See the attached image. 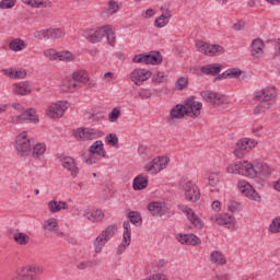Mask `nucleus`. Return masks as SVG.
I'll list each match as a JSON object with an SVG mask.
<instances>
[{
    "mask_svg": "<svg viewBox=\"0 0 280 280\" xmlns=\"http://www.w3.org/2000/svg\"><path fill=\"white\" fill-rule=\"evenodd\" d=\"M195 45H196L197 51H199L200 54H203L205 56H220L221 54L224 52V47L218 44L211 45L202 40H197Z\"/></svg>",
    "mask_w": 280,
    "mask_h": 280,
    "instance_id": "obj_9",
    "label": "nucleus"
},
{
    "mask_svg": "<svg viewBox=\"0 0 280 280\" xmlns=\"http://www.w3.org/2000/svg\"><path fill=\"white\" fill-rule=\"evenodd\" d=\"M270 233H280V218H276L272 220L269 225Z\"/></svg>",
    "mask_w": 280,
    "mask_h": 280,
    "instance_id": "obj_52",
    "label": "nucleus"
},
{
    "mask_svg": "<svg viewBox=\"0 0 280 280\" xmlns=\"http://www.w3.org/2000/svg\"><path fill=\"white\" fill-rule=\"evenodd\" d=\"M130 242H132L131 240L126 242V238L122 237L121 244L117 247L116 253L118 255H122L124 252L126 250V248H128V245L130 244Z\"/></svg>",
    "mask_w": 280,
    "mask_h": 280,
    "instance_id": "obj_54",
    "label": "nucleus"
},
{
    "mask_svg": "<svg viewBox=\"0 0 280 280\" xmlns=\"http://www.w3.org/2000/svg\"><path fill=\"white\" fill-rule=\"evenodd\" d=\"M176 89L178 91H183V89H186L187 88V79L185 77H182L179 78L177 81H176V84H175Z\"/></svg>",
    "mask_w": 280,
    "mask_h": 280,
    "instance_id": "obj_58",
    "label": "nucleus"
},
{
    "mask_svg": "<svg viewBox=\"0 0 280 280\" xmlns=\"http://www.w3.org/2000/svg\"><path fill=\"white\" fill-rule=\"evenodd\" d=\"M48 209H49L50 213H58V211H60V206H59L58 201L52 200L48 203Z\"/></svg>",
    "mask_w": 280,
    "mask_h": 280,
    "instance_id": "obj_59",
    "label": "nucleus"
},
{
    "mask_svg": "<svg viewBox=\"0 0 280 280\" xmlns=\"http://www.w3.org/2000/svg\"><path fill=\"white\" fill-rule=\"evenodd\" d=\"M168 163L170 159H167L166 156H158L145 164L144 171L147 172V174H151L152 176H154L159 174V172H163V170L167 167Z\"/></svg>",
    "mask_w": 280,
    "mask_h": 280,
    "instance_id": "obj_7",
    "label": "nucleus"
},
{
    "mask_svg": "<svg viewBox=\"0 0 280 280\" xmlns=\"http://www.w3.org/2000/svg\"><path fill=\"white\" fill-rule=\"evenodd\" d=\"M104 36H106L107 42L109 45H115V40H117V37L115 36V32H113L112 25H103Z\"/></svg>",
    "mask_w": 280,
    "mask_h": 280,
    "instance_id": "obj_40",
    "label": "nucleus"
},
{
    "mask_svg": "<svg viewBox=\"0 0 280 280\" xmlns=\"http://www.w3.org/2000/svg\"><path fill=\"white\" fill-rule=\"evenodd\" d=\"M44 56L45 58H48V60H58V50L54 49V48H48L46 50H44Z\"/></svg>",
    "mask_w": 280,
    "mask_h": 280,
    "instance_id": "obj_50",
    "label": "nucleus"
},
{
    "mask_svg": "<svg viewBox=\"0 0 280 280\" xmlns=\"http://www.w3.org/2000/svg\"><path fill=\"white\" fill-rule=\"evenodd\" d=\"M104 25L103 26H96L92 28H85L82 32L83 38L88 40V43H92V45H95L97 43H102V39L104 38L105 33Z\"/></svg>",
    "mask_w": 280,
    "mask_h": 280,
    "instance_id": "obj_12",
    "label": "nucleus"
},
{
    "mask_svg": "<svg viewBox=\"0 0 280 280\" xmlns=\"http://www.w3.org/2000/svg\"><path fill=\"white\" fill-rule=\"evenodd\" d=\"M60 162L62 167L71 173L73 177L78 176V164H75V160L71 156H61Z\"/></svg>",
    "mask_w": 280,
    "mask_h": 280,
    "instance_id": "obj_23",
    "label": "nucleus"
},
{
    "mask_svg": "<svg viewBox=\"0 0 280 280\" xmlns=\"http://www.w3.org/2000/svg\"><path fill=\"white\" fill-rule=\"evenodd\" d=\"M254 97L259 102V105L254 108V115H261V113H266V110L275 106L272 101L277 97V89L275 86H267L256 92Z\"/></svg>",
    "mask_w": 280,
    "mask_h": 280,
    "instance_id": "obj_2",
    "label": "nucleus"
},
{
    "mask_svg": "<svg viewBox=\"0 0 280 280\" xmlns=\"http://www.w3.org/2000/svg\"><path fill=\"white\" fill-rule=\"evenodd\" d=\"M31 8H51V1L49 0H32Z\"/></svg>",
    "mask_w": 280,
    "mask_h": 280,
    "instance_id": "obj_47",
    "label": "nucleus"
},
{
    "mask_svg": "<svg viewBox=\"0 0 280 280\" xmlns=\"http://www.w3.org/2000/svg\"><path fill=\"white\" fill-rule=\"evenodd\" d=\"M84 218L90 222H102L104 220V212L95 208H86L84 210Z\"/></svg>",
    "mask_w": 280,
    "mask_h": 280,
    "instance_id": "obj_25",
    "label": "nucleus"
},
{
    "mask_svg": "<svg viewBox=\"0 0 280 280\" xmlns=\"http://www.w3.org/2000/svg\"><path fill=\"white\" fill-rule=\"evenodd\" d=\"M89 152L91 154H96L100 159H106V150H104V142H102V140L93 142Z\"/></svg>",
    "mask_w": 280,
    "mask_h": 280,
    "instance_id": "obj_27",
    "label": "nucleus"
},
{
    "mask_svg": "<svg viewBox=\"0 0 280 280\" xmlns=\"http://www.w3.org/2000/svg\"><path fill=\"white\" fill-rule=\"evenodd\" d=\"M13 240L16 244H20V246H25L30 242V236L23 232H16L13 234Z\"/></svg>",
    "mask_w": 280,
    "mask_h": 280,
    "instance_id": "obj_41",
    "label": "nucleus"
},
{
    "mask_svg": "<svg viewBox=\"0 0 280 280\" xmlns=\"http://www.w3.org/2000/svg\"><path fill=\"white\" fill-rule=\"evenodd\" d=\"M152 82H155L156 84H162V82H167V77L165 75V72H156L152 75Z\"/></svg>",
    "mask_w": 280,
    "mask_h": 280,
    "instance_id": "obj_49",
    "label": "nucleus"
},
{
    "mask_svg": "<svg viewBox=\"0 0 280 280\" xmlns=\"http://www.w3.org/2000/svg\"><path fill=\"white\" fill-rule=\"evenodd\" d=\"M237 188L241 194H244V196H246V198L255 200V202H261V196H259L257 190H255V188H253V186L248 182L244 179L238 180Z\"/></svg>",
    "mask_w": 280,
    "mask_h": 280,
    "instance_id": "obj_16",
    "label": "nucleus"
},
{
    "mask_svg": "<svg viewBox=\"0 0 280 280\" xmlns=\"http://www.w3.org/2000/svg\"><path fill=\"white\" fill-rule=\"evenodd\" d=\"M2 71L4 72V75H8V78H11L12 80H23V78L27 77V71H25V69H7Z\"/></svg>",
    "mask_w": 280,
    "mask_h": 280,
    "instance_id": "obj_31",
    "label": "nucleus"
},
{
    "mask_svg": "<svg viewBox=\"0 0 280 280\" xmlns=\"http://www.w3.org/2000/svg\"><path fill=\"white\" fill-rule=\"evenodd\" d=\"M25 47H27V45L21 38H15L9 43V49H11V51H23Z\"/></svg>",
    "mask_w": 280,
    "mask_h": 280,
    "instance_id": "obj_37",
    "label": "nucleus"
},
{
    "mask_svg": "<svg viewBox=\"0 0 280 280\" xmlns=\"http://www.w3.org/2000/svg\"><path fill=\"white\" fill-rule=\"evenodd\" d=\"M271 172L272 170L266 163H256L253 165L248 161H243L228 166L229 174H240L247 178H257L258 175L268 176Z\"/></svg>",
    "mask_w": 280,
    "mask_h": 280,
    "instance_id": "obj_1",
    "label": "nucleus"
},
{
    "mask_svg": "<svg viewBox=\"0 0 280 280\" xmlns=\"http://www.w3.org/2000/svg\"><path fill=\"white\" fill-rule=\"evenodd\" d=\"M138 95L141 97V100H148L152 97V92H150V90H140Z\"/></svg>",
    "mask_w": 280,
    "mask_h": 280,
    "instance_id": "obj_61",
    "label": "nucleus"
},
{
    "mask_svg": "<svg viewBox=\"0 0 280 280\" xmlns=\"http://www.w3.org/2000/svg\"><path fill=\"white\" fill-rule=\"evenodd\" d=\"M119 115H121V112L119 110V108L115 107L109 114V121H112V124H115V121L119 119Z\"/></svg>",
    "mask_w": 280,
    "mask_h": 280,
    "instance_id": "obj_56",
    "label": "nucleus"
},
{
    "mask_svg": "<svg viewBox=\"0 0 280 280\" xmlns=\"http://www.w3.org/2000/svg\"><path fill=\"white\" fill-rule=\"evenodd\" d=\"M154 14H156V11L154 9H148V10L142 11L143 19H152V16H154Z\"/></svg>",
    "mask_w": 280,
    "mask_h": 280,
    "instance_id": "obj_62",
    "label": "nucleus"
},
{
    "mask_svg": "<svg viewBox=\"0 0 280 280\" xmlns=\"http://www.w3.org/2000/svg\"><path fill=\"white\" fill-rule=\"evenodd\" d=\"M43 229L56 234L57 237H65V233L60 231V226L58 225V219L50 218L44 221Z\"/></svg>",
    "mask_w": 280,
    "mask_h": 280,
    "instance_id": "obj_21",
    "label": "nucleus"
},
{
    "mask_svg": "<svg viewBox=\"0 0 280 280\" xmlns=\"http://www.w3.org/2000/svg\"><path fill=\"white\" fill-rule=\"evenodd\" d=\"M253 135L255 137H264L266 135V131L264 130V126H258L253 129Z\"/></svg>",
    "mask_w": 280,
    "mask_h": 280,
    "instance_id": "obj_60",
    "label": "nucleus"
},
{
    "mask_svg": "<svg viewBox=\"0 0 280 280\" xmlns=\"http://www.w3.org/2000/svg\"><path fill=\"white\" fill-rule=\"evenodd\" d=\"M200 95L209 106H212V108H221V106H226V104H229V97L218 92L207 90L201 91Z\"/></svg>",
    "mask_w": 280,
    "mask_h": 280,
    "instance_id": "obj_4",
    "label": "nucleus"
},
{
    "mask_svg": "<svg viewBox=\"0 0 280 280\" xmlns=\"http://www.w3.org/2000/svg\"><path fill=\"white\" fill-rule=\"evenodd\" d=\"M148 210L154 218H163L167 213L165 202L152 201L148 205Z\"/></svg>",
    "mask_w": 280,
    "mask_h": 280,
    "instance_id": "obj_20",
    "label": "nucleus"
},
{
    "mask_svg": "<svg viewBox=\"0 0 280 280\" xmlns=\"http://www.w3.org/2000/svg\"><path fill=\"white\" fill-rule=\"evenodd\" d=\"M176 240L180 244H186V246H198L200 244V238L195 234H177Z\"/></svg>",
    "mask_w": 280,
    "mask_h": 280,
    "instance_id": "obj_24",
    "label": "nucleus"
},
{
    "mask_svg": "<svg viewBox=\"0 0 280 280\" xmlns=\"http://www.w3.org/2000/svg\"><path fill=\"white\" fill-rule=\"evenodd\" d=\"M170 19H172V11L166 10L164 13H162L159 18L155 19L154 26L159 28L165 27V25L170 23Z\"/></svg>",
    "mask_w": 280,
    "mask_h": 280,
    "instance_id": "obj_32",
    "label": "nucleus"
},
{
    "mask_svg": "<svg viewBox=\"0 0 280 280\" xmlns=\"http://www.w3.org/2000/svg\"><path fill=\"white\" fill-rule=\"evenodd\" d=\"M38 124L36 109L27 108L21 115L12 116L11 124Z\"/></svg>",
    "mask_w": 280,
    "mask_h": 280,
    "instance_id": "obj_13",
    "label": "nucleus"
},
{
    "mask_svg": "<svg viewBox=\"0 0 280 280\" xmlns=\"http://www.w3.org/2000/svg\"><path fill=\"white\" fill-rule=\"evenodd\" d=\"M185 115H187L185 105L177 104L171 109L170 116L167 117V122L172 126V124H174V119H183Z\"/></svg>",
    "mask_w": 280,
    "mask_h": 280,
    "instance_id": "obj_22",
    "label": "nucleus"
},
{
    "mask_svg": "<svg viewBox=\"0 0 280 280\" xmlns=\"http://www.w3.org/2000/svg\"><path fill=\"white\" fill-rule=\"evenodd\" d=\"M103 78H104L105 82H110V80H115V73L106 72Z\"/></svg>",
    "mask_w": 280,
    "mask_h": 280,
    "instance_id": "obj_63",
    "label": "nucleus"
},
{
    "mask_svg": "<svg viewBox=\"0 0 280 280\" xmlns=\"http://www.w3.org/2000/svg\"><path fill=\"white\" fill-rule=\"evenodd\" d=\"M177 209L187 215V219L196 226V229H202V221H200L191 208H188L186 205H178Z\"/></svg>",
    "mask_w": 280,
    "mask_h": 280,
    "instance_id": "obj_19",
    "label": "nucleus"
},
{
    "mask_svg": "<svg viewBox=\"0 0 280 280\" xmlns=\"http://www.w3.org/2000/svg\"><path fill=\"white\" fill-rule=\"evenodd\" d=\"M132 62L137 65H161V62H163V56H161L159 51L140 54L133 57Z\"/></svg>",
    "mask_w": 280,
    "mask_h": 280,
    "instance_id": "obj_10",
    "label": "nucleus"
},
{
    "mask_svg": "<svg viewBox=\"0 0 280 280\" xmlns=\"http://www.w3.org/2000/svg\"><path fill=\"white\" fill-rule=\"evenodd\" d=\"M57 60H60L61 62H72L73 54H71V51H58Z\"/></svg>",
    "mask_w": 280,
    "mask_h": 280,
    "instance_id": "obj_44",
    "label": "nucleus"
},
{
    "mask_svg": "<svg viewBox=\"0 0 280 280\" xmlns=\"http://www.w3.org/2000/svg\"><path fill=\"white\" fill-rule=\"evenodd\" d=\"M128 219L135 226H141V224H143V218L139 211H130L128 213Z\"/></svg>",
    "mask_w": 280,
    "mask_h": 280,
    "instance_id": "obj_38",
    "label": "nucleus"
},
{
    "mask_svg": "<svg viewBox=\"0 0 280 280\" xmlns=\"http://www.w3.org/2000/svg\"><path fill=\"white\" fill-rule=\"evenodd\" d=\"M151 78L152 71L143 68H136L129 74V79L136 86H141L143 82H148Z\"/></svg>",
    "mask_w": 280,
    "mask_h": 280,
    "instance_id": "obj_14",
    "label": "nucleus"
},
{
    "mask_svg": "<svg viewBox=\"0 0 280 280\" xmlns=\"http://www.w3.org/2000/svg\"><path fill=\"white\" fill-rule=\"evenodd\" d=\"M47 152V145L45 143H37L33 147V159H40Z\"/></svg>",
    "mask_w": 280,
    "mask_h": 280,
    "instance_id": "obj_39",
    "label": "nucleus"
},
{
    "mask_svg": "<svg viewBox=\"0 0 280 280\" xmlns=\"http://www.w3.org/2000/svg\"><path fill=\"white\" fill-rule=\"evenodd\" d=\"M69 108L67 105V102L59 101L56 103H52L48 108H47V115L48 117H51V119H60L62 115H65V112Z\"/></svg>",
    "mask_w": 280,
    "mask_h": 280,
    "instance_id": "obj_17",
    "label": "nucleus"
},
{
    "mask_svg": "<svg viewBox=\"0 0 280 280\" xmlns=\"http://www.w3.org/2000/svg\"><path fill=\"white\" fill-rule=\"evenodd\" d=\"M117 12H119V3H117L115 0H109L107 2V8H105L102 12V16H113V14H117Z\"/></svg>",
    "mask_w": 280,
    "mask_h": 280,
    "instance_id": "obj_30",
    "label": "nucleus"
},
{
    "mask_svg": "<svg viewBox=\"0 0 280 280\" xmlns=\"http://www.w3.org/2000/svg\"><path fill=\"white\" fill-rule=\"evenodd\" d=\"M81 89L80 83H77L73 78L69 80H65L61 83V91L65 93H74V91H78Z\"/></svg>",
    "mask_w": 280,
    "mask_h": 280,
    "instance_id": "obj_29",
    "label": "nucleus"
},
{
    "mask_svg": "<svg viewBox=\"0 0 280 280\" xmlns=\"http://www.w3.org/2000/svg\"><path fill=\"white\" fill-rule=\"evenodd\" d=\"M124 234L122 237L125 238V242H128L129 240L132 241V228L130 226V221H125L122 223Z\"/></svg>",
    "mask_w": 280,
    "mask_h": 280,
    "instance_id": "obj_45",
    "label": "nucleus"
},
{
    "mask_svg": "<svg viewBox=\"0 0 280 280\" xmlns=\"http://www.w3.org/2000/svg\"><path fill=\"white\" fill-rule=\"evenodd\" d=\"M264 54V40L260 38L254 39L252 42V56L254 58H259Z\"/></svg>",
    "mask_w": 280,
    "mask_h": 280,
    "instance_id": "obj_34",
    "label": "nucleus"
},
{
    "mask_svg": "<svg viewBox=\"0 0 280 280\" xmlns=\"http://www.w3.org/2000/svg\"><path fill=\"white\" fill-rule=\"evenodd\" d=\"M179 188L184 191V197L188 202H198L200 200V189L194 182L182 179L179 182Z\"/></svg>",
    "mask_w": 280,
    "mask_h": 280,
    "instance_id": "obj_5",
    "label": "nucleus"
},
{
    "mask_svg": "<svg viewBox=\"0 0 280 280\" xmlns=\"http://www.w3.org/2000/svg\"><path fill=\"white\" fill-rule=\"evenodd\" d=\"M14 90L13 93H15V95H30V93H32V85H30V82L27 81H22L19 83L13 84Z\"/></svg>",
    "mask_w": 280,
    "mask_h": 280,
    "instance_id": "obj_26",
    "label": "nucleus"
},
{
    "mask_svg": "<svg viewBox=\"0 0 280 280\" xmlns=\"http://www.w3.org/2000/svg\"><path fill=\"white\" fill-rule=\"evenodd\" d=\"M255 145H257V141L250 140L248 138H243L236 142L233 154L234 156H237V159H244V156H246V153L250 152V150H253Z\"/></svg>",
    "mask_w": 280,
    "mask_h": 280,
    "instance_id": "obj_11",
    "label": "nucleus"
},
{
    "mask_svg": "<svg viewBox=\"0 0 280 280\" xmlns=\"http://www.w3.org/2000/svg\"><path fill=\"white\" fill-rule=\"evenodd\" d=\"M211 222L218 224L219 226H225L229 231H237V225L235 224V218L229 213L212 214L210 217Z\"/></svg>",
    "mask_w": 280,
    "mask_h": 280,
    "instance_id": "obj_8",
    "label": "nucleus"
},
{
    "mask_svg": "<svg viewBox=\"0 0 280 280\" xmlns=\"http://www.w3.org/2000/svg\"><path fill=\"white\" fill-rule=\"evenodd\" d=\"M15 150L19 156H30L32 154V140L27 136V131H23L16 136Z\"/></svg>",
    "mask_w": 280,
    "mask_h": 280,
    "instance_id": "obj_6",
    "label": "nucleus"
},
{
    "mask_svg": "<svg viewBox=\"0 0 280 280\" xmlns=\"http://www.w3.org/2000/svg\"><path fill=\"white\" fill-rule=\"evenodd\" d=\"M102 158L97 156V154L89 153L88 158L84 156L83 161L86 163V165H95V163H98Z\"/></svg>",
    "mask_w": 280,
    "mask_h": 280,
    "instance_id": "obj_48",
    "label": "nucleus"
},
{
    "mask_svg": "<svg viewBox=\"0 0 280 280\" xmlns=\"http://www.w3.org/2000/svg\"><path fill=\"white\" fill-rule=\"evenodd\" d=\"M65 32L62 28H48V40H57V38H63Z\"/></svg>",
    "mask_w": 280,
    "mask_h": 280,
    "instance_id": "obj_42",
    "label": "nucleus"
},
{
    "mask_svg": "<svg viewBox=\"0 0 280 280\" xmlns=\"http://www.w3.org/2000/svg\"><path fill=\"white\" fill-rule=\"evenodd\" d=\"M72 79L82 88V84H86V82H89V73H86L84 70L74 71L72 73Z\"/></svg>",
    "mask_w": 280,
    "mask_h": 280,
    "instance_id": "obj_35",
    "label": "nucleus"
},
{
    "mask_svg": "<svg viewBox=\"0 0 280 280\" xmlns=\"http://www.w3.org/2000/svg\"><path fill=\"white\" fill-rule=\"evenodd\" d=\"M16 5V0H2L0 1V10H12Z\"/></svg>",
    "mask_w": 280,
    "mask_h": 280,
    "instance_id": "obj_51",
    "label": "nucleus"
},
{
    "mask_svg": "<svg viewBox=\"0 0 280 280\" xmlns=\"http://www.w3.org/2000/svg\"><path fill=\"white\" fill-rule=\"evenodd\" d=\"M187 117H199L202 110V103L195 101L194 98H187L184 103Z\"/></svg>",
    "mask_w": 280,
    "mask_h": 280,
    "instance_id": "obj_18",
    "label": "nucleus"
},
{
    "mask_svg": "<svg viewBox=\"0 0 280 280\" xmlns=\"http://www.w3.org/2000/svg\"><path fill=\"white\" fill-rule=\"evenodd\" d=\"M210 261L215 266H226V258L220 250H214L210 254Z\"/></svg>",
    "mask_w": 280,
    "mask_h": 280,
    "instance_id": "obj_33",
    "label": "nucleus"
},
{
    "mask_svg": "<svg viewBox=\"0 0 280 280\" xmlns=\"http://www.w3.org/2000/svg\"><path fill=\"white\" fill-rule=\"evenodd\" d=\"M222 178V175L220 172L211 173L208 177L210 187H218L220 185V180Z\"/></svg>",
    "mask_w": 280,
    "mask_h": 280,
    "instance_id": "obj_43",
    "label": "nucleus"
},
{
    "mask_svg": "<svg viewBox=\"0 0 280 280\" xmlns=\"http://www.w3.org/2000/svg\"><path fill=\"white\" fill-rule=\"evenodd\" d=\"M93 266H95V262L93 260H86V261L80 262L77 266V268L78 270H86V268H93Z\"/></svg>",
    "mask_w": 280,
    "mask_h": 280,
    "instance_id": "obj_57",
    "label": "nucleus"
},
{
    "mask_svg": "<svg viewBox=\"0 0 280 280\" xmlns=\"http://www.w3.org/2000/svg\"><path fill=\"white\" fill-rule=\"evenodd\" d=\"M200 71L205 75H218V73H220V71H222V65L210 63V65L201 67Z\"/></svg>",
    "mask_w": 280,
    "mask_h": 280,
    "instance_id": "obj_28",
    "label": "nucleus"
},
{
    "mask_svg": "<svg viewBox=\"0 0 280 280\" xmlns=\"http://www.w3.org/2000/svg\"><path fill=\"white\" fill-rule=\"evenodd\" d=\"M75 139L80 141H93V139H100L104 137L103 131L91 128H81L74 132Z\"/></svg>",
    "mask_w": 280,
    "mask_h": 280,
    "instance_id": "obj_15",
    "label": "nucleus"
},
{
    "mask_svg": "<svg viewBox=\"0 0 280 280\" xmlns=\"http://www.w3.org/2000/svg\"><path fill=\"white\" fill-rule=\"evenodd\" d=\"M228 75L229 79L238 78L242 75V70L240 68L228 69Z\"/></svg>",
    "mask_w": 280,
    "mask_h": 280,
    "instance_id": "obj_55",
    "label": "nucleus"
},
{
    "mask_svg": "<svg viewBox=\"0 0 280 280\" xmlns=\"http://www.w3.org/2000/svg\"><path fill=\"white\" fill-rule=\"evenodd\" d=\"M212 209L213 211H221L222 210V203L220 201H213L212 202Z\"/></svg>",
    "mask_w": 280,
    "mask_h": 280,
    "instance_id": "obj_64",
    "label": "nucleus"
},
{
    "mask_svg": "<svg viewBox=\"0 0 280 280\" xmlns=\"http://www.w3.org/2000/svg\"><path fill=\"white\" fill-rule=\"evenodd\" d=\"M34 38H37V40H49V28L47 30H40V31H35L33 33Z\"/></svg>",
    "mask_w": 280,
    "mask_h": 280,
    "instance_id": "obj_46",
    "label": "nucleus"
},
{
    "mask_svg": "<svg viewBox=\"0 0 280 280\" xmlns=\"http://www.w3.org/2000/svg\"><path fill=\"white\" fill-rule=\"evenodd\" d=\"M105 141L108 143V145H118L119 144V138H117V135L115 133H109L106 136Z\"/></svg>",
    "mask_w": 280,
    "mask_h": 280,
    "instance_id": "obj_53",
    "label": "nucleus"
},
{
    "mask_svg": "<svg viewBox=\"0 0 280 280\" xmlns=\"http://www.w3.org/2000/svg\"><path fill=\"white\" fill-rule=\"evenodd\" d=\"M116 233L117 226L115 224H110L106 229H104L93 242L94 253H102L104 246H106V244H108V242H110V240L115 237Z\"/></svg>",
    "mask_w": 280,
    "mask_h": 280,
    "instance_id": "obj_3",
    "label": "nucleus"
},
{
    "mask_svg": "<svg viewBox=\"0 0 280 280\" xmlns=\"http://www.w3.org/2000/svg\"><path fill=\"white\" fill-rule=\"evenodd\" d=\"M132 187L135 191H141L148 187V178L143 177V175H138L133 179Z\"/></svg>",
    "mask_w": 280,
    "mask_h": 280,
    "instance_id": "obj_36",
    "label": "nucleus"
}]
</instances>
